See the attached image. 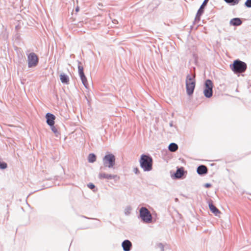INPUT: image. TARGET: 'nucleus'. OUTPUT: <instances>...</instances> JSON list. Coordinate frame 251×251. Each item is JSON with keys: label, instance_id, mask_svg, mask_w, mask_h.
I'll use <instances>...</instances> for the list:
<instances>
[{"label": "nucleus", "instance_id": "obj_2", "mask_svg": "<svg viewBox=\"0 0 251 251\" xmlns=\"http://www.w3.org/2000/svg\"><path fill=\"white\" fill-rule=\"evenodd\" d=\"M231 69L235 73H242L246 71L247 68V64L239 60L234 61L232 66H230Z\"/></svg>", "mask_w": 251, "mask_h": 251}, {"label": "nucleus", "instance_id": "obj_16", "mask_svg": "<svg viewBox=\"0 0 251 251\" xmlns=\"http://www.w3.org/2000/svg\"><path fill=\"white\" fill-rule=\"evenodd\" d=\"M183 174L184 171L183 168H179L177 170L175 174V176L178 178H180L183 175Z\"/></svg>", "mask_w": 251, "mask_h": 251}, {"label": "nucleus", "instance_id": "obj_12", "mask_svg": "<svg viewBox=\"0 0 251 251\" xmlns=\"http://www.w3.org/2000/svg\"><path fill=\"white\" fill-rule=\"evenodd\" d=\"M209 207L210 211L216 216H219L221 214L220 211L212 203H209Z\"/></svg>", "mask_w": 251, "mask_h": 251}, {"label": "nucleus", "instance_id": "obj_7", "mask_svg": "<svg viewBox=\"0 0 251 251\" xmlns=\"http://www.w3.org/2000/svg\"><path fill=\"white\" fill-rule=\"evenodd\" d=\"M28 65L29 68L36 66L38 63L37 55L33 52L30 53L27 57Z\"/></svg>", "mask_w": 251, "mask_h": 251}, {"label": "nucleus", "instance_id": "obj_15", "mask_svg": "<svg viewBox=\"0 0 251 251\" xmlns=\"http://www.w3.org/2000/svg\"><path fill=\"white\" fill-rule=\"evenodd\" d=\"M230 23L233 25H240L242 24V21L239 18H234L232 19Z\"/></svg>", "mask_w": 251, "mask_h": 251}, {"label": "nucleus", "instance_id": "obj_3", "mask_svg": "<svg viewBox=\"0 0 251 251\" xmlns=\"http://www.w3.org/2000/svg\"><path fill=\"white\" fill-rule=\"evenodd\" d=\"M195 77V75L193 77H191L189 75L187 76L186 80V87L187 94L189 96H191L193 94L195 88L196 81Z\"/></svg>", "mask_w": 251, "mask_h": 251}, {"label": "nucleus", "instance_id": "obj_1", "mask_svg": "<svg viewBox=\"0 0 251 251\" xmlns=\"http://www.w3.org/2000/svg\"><path fill=\"white\" fill-rule=\"evenodd\" d=\"M141 167L145 171H149L152 169V159L147 155H142L140 160Z\"/></svg>", "mask_w": 251, "mask_h": 251}, {"label": "nucleus", "instance_id": "obj_25", "mask_svg": "<svg viewBox=\"0 0 251 251\" xmlns=\"http://www.w3.org/2000/svg\"><path fill=\"white\" fill-rule=\"evenodd\" d=\"M211 185L209 183H206L205 184V187H206V188H209L210 187H211Z\"/></svg>", "mask_w": 251, "mask_h": 251}, {"label": "nucleus", "instance_id": "obj_14", "mask_svg": "<svg viewBox=\"0 0 251 251\" xmlns=\"http://www.w3.org/2000/svg\"><path fill=\"white\" fill-rule=\"evenodd\" d=\"M209 0H204L202 5L201 6L200 9L197 12V16H200L203 12L204 7L207 4Z\"/></svg>", "mask_w": 251, "mask_h": 251}, {"label": "nucleus", "instance_id": "obj_4", "mask_svg": "<svg viewBox=\"0 0 251 251\" xmlns=\"http://www.w3.org/2000/svg\"><path fill=\"white\" fill-rule=\"evenodd\" d=\"M140 216L142 220L145 223H150L152 220L151 215L146 207H142L140 209Z\"/></svg>", "mask_w": 251, "mask_h": 251}, {"label": "nucleus", "instance_id": "obj_9", "mask_svg": "<svg viewBox=\"0 0 251 251\" xmlns=\"http://www.w3.org/2000/svg\"><path fill=\"white\" fill-rule=\"evenodd\" d=\"M47 123L50 126H53L55 117L52 114L47 113L46 115Z\"/></svg>", "mask_w": 251, "mask_h": 251}, {"label": "nucleus", "instance_id": "obj_21", "mask_svg": "<svg viewBox=\"0 0 251 251\" xmlns=\"http://www.w3.org/2000/svg\"><path fill=\"white\" fill-rule=\"evenodd\" d=\"M245 5L247 7H251V0H247L245 3Z\"/></svg>", "mask_w": 251, "mask_h": 251}, {"label": "nucleus", "instance_id": "obj_22", "mask_svg": "<svg viewBox=\"0 0 251 251\" xmlns=\"http://www.w3.org/2000/svg\"><path fill=\"white\" fill-rule=\"evenodd\" d=\"M225 1L227 3L233 2L234 4L238 3V0H225Z\"/></svg>", "mask_w": 251, "mask_h": 251}, {"label": "nucleus", "instance_id": "obj_5", "mask_svg": "<svg viewBox=\"0 0 251 251\" xmlns=\"http://www.w3.org/2000/svg\"><path fill=\"white\" fill-rule=\"evenodd\" d=\"M115 157L112 154L106 155L103 158V164L105 166L112 168L115 164Z\"/></svg>", "mask_w": 251, "mask_h": 251}, {"label": "nucleus", "instance_id": "obj_13", "mask_svg": "<svg viewBox=\"0 0 251 251\" xmlns=\"http://www.w3.org/2000/svg\"><path fill=\"white\" fill-rule=\"evenodd\" d=\"M197 171L199 175H201L206 174L208 169L205 166L202 165L198 167Z\"/></svg>", "mask_w": 251, "mask_h": 251}, {"label": "nucleus", "instance_id": "obj_10", "mask_svg": "<svg viewBox=\"0 0 251 251\" xmlns=\"http://www.w3.org/2000/svg\"><path fill=\"white\" fill-rule=\"evenodd\" d=\"M99 177L100 179H114L117 177L116 175H112L105 173H100L99 175Z\"/></svg>", "mask_w": 251, "mask_h": 251}, {"label": "nucleus", "instance_id": "obj_11", "mask_svg": "<svg viewBox=\"0 0 251 251\" xmlns=\"http://www.w3.org/2000/svg\"><path fill=\"white\" fill-rule=\"evenodd\" d=\"M131 246V243L127 240H125L122 243V247L125 251H130Z\"/></svg>", "mask_w": 251, "mask_h": 251}, {"label": "nucleus", "instance_id": "obj_17", "mask_svg": "<svg viewBox=\"0 0 251 251\" xmlns=\"http://www.w3.org/2000/svg\"><path fill=\"white\" fill-rule=\"evenodd\" d=\"M60 78L61 82L64 83H68L69 81V77L65 74H61L60 75Z\"/></svg>", "mask_w": 251, "mask_h": 251}, {"label": "nucleus", "instance_id": "obj_23", "mask_svg": "<svg viewBox=\"0 0 251 251\" xmlns=\"http://www.w3.org/2000/svg\"><path fill=\"white\" fill-rule=\"evenodd\" d=\"M88 186L89 188H90L91 189H93V188H95V185L92 183H90V184H88Z\"/></svg>", "mask_w": 251, "mask_h": 251}, {"label": "nucleus", "instance_id": "obj_20", "mask_svg": "<svg viewBox=\"0 0 251 251\" xmlns=\"http://www.w3.org/2000/svg\"><path fill=\"white\" fill-rule=\"evenodd\" d=\"M7 167V165L5 162H0V169H4Z\"/></svg>", "mask_w": 251, "mask_h": 251}, {"label": "nucleus", "instance_id": "obj_24", "mask_svg": "<svg viewBox=\"0 0 251 251\" xmlns=\"http://www.w3.org/2000/svg\"><path fill=\"white\" fill-rule=\"evenodd\" d=\"M134 172H135V174H138L139 173V170L138 168H136L134 169Z\"/></svg>", "mask_w": 251, "mask_h": 251}, {"label": "nucleus", "instance_id": "obj_18", "mask_svg": "<svg viewBox=\"0 0 251 251\" xmlns=\"http://www.w3.org/2000/svg\"><path fill=\"white\" fill-rule=\"evenodd\" d=\"M168 148L170 151L174 152L177 150L178 146L176 144L173 143L170 144Z\"/></svg>", "mask_w": 251, "mask_h": 251}, {"label": "nucleus", "instance_id": "obj_19", "mask_svg": "<svg viewBox=\"0 0 251 251\" xmlns=\"http://www.w3.org/2000/svg\"><path fill=\"white\" fill-rule=\"evenodd\" d=\"M96 160V155L94 154H90L88 156V161L89 162L93 163Z\"/></svg>", "mask_w": 251, "mask_h": 251}, {"label": "nucleus", "instance_id": "obj_27", "mask_svg": "<svg viewBox=\"0 0 251 251\" xmlns=\"http://www.w3.org/2000/svg\"><path fill=\"white\" fill-rule=\"evenodd\" d=\"M239 0H238V3L239 2Z\"/></svg>", "mask_w": 251, "mask_h": 251}, {"label": "nucleus", "instance_id": "obj_6", "mask_svg": "<svg viewBox=\"0 0 251 251\" xmlns=\"http://www.w3.org/2000/svg\"><path fill=\"white\" fill-rule=\"evenodd\" d=\"M213 83L212 81L209 80H206L205 83V88L203 91L204 96L207 98H210L212 96L213 91Z\"/></svg>", "mask_w": 251, "mask_h": 251}, {"label": "nucleus", "instance_id": "obj_26", "mask_svg": "<svg viewBox=\"0 0 251 251\" xmlns=\"http://www.w3.org/2000/svg\"><path fill=\"white\" fill-rule=\"evenodd\" d=\"M52 130L54 132H56V130L55 129V128H54V127L52 128Z\"/></svg>", "mask_w": 251, "mask_h": 251}, {"label": "nucleus", "instance_id": "obj_8", "mask_svg": "<svg viewBox=\"0 0 251 251\" xmlns=\"http://www.w3.org/2000/svg\"><path fill=\"white\" fill-rule=\"evenodd\" d=\"M78 73L79 75V76L80 77L81 80L82 81V83L84 85L85 87H87L88 85V83L87 80V78L85 76L84 73L83 72V67L81 65V64L80 62H79L78 65Z\"/></svg>", "mask_w": 251, "mask_h": 251}]
</instances>
